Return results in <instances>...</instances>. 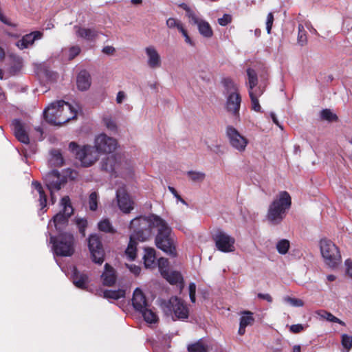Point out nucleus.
I'll list each match as a JSON object with an SVG mask.
<instances>
[{
  "instance_id": "nucleus-1",
  "label": "nucleus",
  "mask_w": 352,
  "mask_h": 352,
  "mask_svg": "<svg viewBox=\"0 0 352 352\" xmlns=\"http://www.w3.org/2000/svg\"><path fill=\"white\" fill-rule=\"evenodd\" d=\"M132 224L141 227L143 232L139 236L135 234L134 237L142 239L148 240L151 236L152 229L156 228L155 243L157 248L172 257L177 256L174 241L171 236V228L160 216L151 214L148 216L137 217L132 219Z\"/></svg>"
},
{
  "instance_id": "nucleus-2",
  "label": "nucleus",
  "mask_w": 352,
  "mask_h": 352,
  "mask_svg": "<svg viewBox=\"0 0 352 352\" xmlns=\"http://www.w3.org/2000/svg\"><path fill=\"white\" fill-rule=\"evenodd\" d=\"M46 122L52 125L60 126L76 116V110L64 100L51 103L43 111Z\"/></svg>"
},
{
  "instance_id": "nucleus-3",
  "label": "nucleus",
  "mask_w": 352,
  "mask_h": 352,
  "mask_svg": "<svg viewBox=\"0 0 352 352\" xmlns=\"http://www.w3.org/2000/svg\"><path fill=\"white\" fill-rule=\"evenodd\" d=\"M292 199L287 191L280 192L270 205L267 219L272 225H278L284 219L290 208Z\"/></svg>"
},
{
  "instance_id": "nucleus-4",
  "label": "nucleus",
  "mask_w": 352,
  "mask_h": 352,
  "mask_svg": "<svg viewBox=\"0 0 352 352\" xmlns=\"http://www.w3.org/2000/svg\"><path fill=\"white\" fill-rule=\"evenodd\" d=\"M76 177L77 173L71 168L65 170V175H61L56 170H52L43 177L44 184L50 192L51 202L52 204L56 201L54 192L60 190L62 186L67 183V177L74 180Z\"/></svg>"
},
{
  "instance_id": "nucleus-5",
  "label": "nucleus",
  "mask_w": 352,
  "mask_h": 352,
  "mask_svg": "<svg viewBox=\"0 0 352 352\" xmlns=\"http://www.w3.org/2000/svg\"><path fill=\"white\" fill-rule=\"evenodd\" d=\"M102 170L116 176L132 172V164L130 160L122 154H114L102 159L100 163Z\"/></svg>"
},
{
  "instance_id": "nucleus-6",
  "label": "nucleus",
  "mask_w": 352,
  "mask_h": 352,
  "mask_svg": "<svg viewBox=\"0 0 352 352\" xmlns=\"http://www.w3.org/2000/svg\"><path fill=\"white\" fill-rule=\"evenodd\" d=\"M226 89V109L230 113L236 121L240 120V108L241 104V96L238 91L235 83L229 78H226L223 81Z\"/></svg>"
},
{
  "instance_id": "nucleus-7",
  "label": "nucleus",
  "mask_w": 352,
  "mask_h": 352,
  "mask_svg": "<svg viewBox=\"0 0 352 352\" xmlns=\"http://www.w3.org/2000/svg\"><path fill=\"white\" fill-rule=\"evenodd\" d=\"M50 243L52 244L54 254L59 256H71L74 252L75 241L69 232L58 233L57 236L51 234Z\"/></svg>"
},
{
  "instance_id": "nucleus-8",
  "label": "nucleus",
  "mask_w": 352,
  "mask_h": 352,
  "mask_svg": "<svg viewBox=\"0 0 352 352\" xmlns=\"http://www.w3.org/2000/svg\"><path fill=\"white\" fill-rule=\"evenodd\" d=\"M69 149L80 161L82 167L91 166L99 157V153L94 146L87 144L80 146L75 142H72L69 144Z\"/></svg>"
},
{
  "instance_id": "nucleus-9",
  "label": "nucleus",
  "mask_w": 352,
  "mask_h": 352,
  "mask_svg": "<svg viewBox=\"0 0 352 352\" xmlns=\"http://www.w3.org/2000/svg\"><path fill=\"white\" fill-rule=\"evenodd\" d=\"M162 307L164 314L171 316L173 320H184L189 316L186 304L177 296H172L168 301L164 302Z\"/></svg>"
},
{
  "instance_id": "nucleus-10",
  "label": "nucleus",
  "mask_w": 352,
  "mask_h": 352,
  "mask_svg": "<svg viewBox=\"0 0 352 352\" xmlns=\"http://www.w3.org/2000/svg\"><path fill=\"white\" fill-rule=\"evenodd\" d=\"M321 255L324 263L330 268H336L341 263L342 257L338 246L326 238L319 242Z\"/></svg>"
},
{
  "instance_id": "nucleus-11",
  "label": "nucleus",
  "mask_w": 352,
  "mask_h": 352,
  "mask_svg": "<svg viewBox=\"0 0 352 352\" xmlns=\"http://www.w3.org/2000/svg\"><path fill=\"white\" fill-rule=\"evenodd\" d=\"M62 210L54 216L53 219L50 221L48 226L52 222L58 233H63V230L68 224L69 218L74 212L73 207L71 205L70 199L68 196L63 197L60 200Z\"/></svg>"
},
{
  "instance_id": "nucleus-12",
  "label": "nucleus",
  "mask_w": 352,
  "mask_h": 352,
  "mask_svg": "<svg viewBox=\"0 0 352 352\" xmlns=\"http://www.w3.org/2000/svg\"><path fill=\"white\" fill-rule=\"evenodd\" d=\"M212 239L215 243L218 250L228 253L234 252L235 239L221 230H217L212 236Z\"/></svg>"
},
{
  "instance_id": "nucleus-13",
  "label": "nucleus",
  "mask_w": 352,
  "mask_h": 352,
  "mask_svg": "<svg viewBox=\"0 0 352 352\" xmlns=\"http://www.w3.org/2000/svg\"><path fill=\"white\" fill-rule=\"evenodd\" d=\"M226 136L230 146L239 153H243L248 144V140L231 125L226 129Z\"/></svg>"
},
{
  "instance_id": "nucleus-14",
  "label": "nucleus",
  "mask_w": 352,
  "mask_h": 352,
  "mask_svg": "<svg viewBox=\"0 0 352 352\" xmlns=\"http://www.w3.org/2000/svg\"><path fill=\"white\" fill-rule=\"evenodd\" d=\"M94 146L99 154L111 153L118 146L117 140L104 133H100L95 138Z\"/></svg>"
},
{
  "instance_id": "nucleus-15",
  "label": "nucleus",
  "mask_w": 352,
  "mask_h": 352,
  "mask_svg": "<svg viewBox=\"0 0 352 352\" xmlns=\"http://www.w3.org/2000/svg\"><path fill=\"white\" fill-rule=\"evenodd\" d=\"M88 247L92 261L98 264L104 261V251L100 237L97 234H91L88 238Z\"/></svg>"
},
{
  "instance_id": "nucleus-16",
  "label": "nucleus",
  "mask_w": 352,
  "mask_h": 352,
  "mask_svg": "<svg viewBox=\"0 0 352 352\" xmlns=\"http://www.w3.org/2000/svg\"><path fill=\"white\" fill-rule=\"evenodd\" d=\"M129 228L132 232L130 235L129 243L127 248L126 249L125 253H126V256L131 260H134L136 257L137 241H145L146 240L142 239L141 238L134 237L135 234L137 236H139L143 232L140 226H138V225L134 226L132 224V220L130 222Z\"/></svg>"
},
{
  "instance_id": "nucleus-17",
  "label": "nucleus",
  "mask_w": 352,
  "mask_h": 352,
  "mask_svg": "<svg viewBox=\"0 0 352 352\" xmlns=\"http://www.w3.org/2000/svg\"><path fill=\"white\" fill-rule=\"evenodd\" d=\"M116 199L119 208L124 213H129L133 209V202L124 187L116 190Z\"/></svg>"
},
{
  "instance_id": "nucleus-18",
  "label": "nucleus",
  "mask_w": 352,
  "mask_h": 352,
  "mask_svg": "<svg viewBox=\"0 0 352 352\" xmlns=\"http://www.w3.org/2000/svg\"><path fill=\"white\" fill-rule=\"evenodd\" d=\"M147 58L146 63L151 69H157L162 66V58L156 48L149 45L144 49Z\"/></svg>"
},
{
  "instance_id": "nucleus-19",
  "label": "nucleus",
  "mask_w": 352,
  "mask_h": 352,
  "mask_svg": "<svg viewBox=\"0 0 352 352\" xmlns=\"http://www.w3.org/2000/svg\"><path fill=\"white\" fill-rule=\"evenodd\" d=\"M43 33L41 31H34L24 35L21 39L16 43V45L20 50L27 49L33 45L35 41L40 40L43 38Z\"/></svg>"
},
{
  "instance_id": "nucleus-20",
  "label": "nucleus",
  "mask_w": 352,
  "mask_h": 352,
  "mask_svg": "<svg viewBox=\"0 0 352 352\" xmlns=\"http://www.w3.org/2000/svg\"><path fill=\"white\" fill-rule=\"evenodd\" d=\"M76 36L86 41H94L98 36V32L94 28H85L79 25L74 26Z\"/></svg>"
},
{
  "instance_id": "nucleus-21",
  "label": "nucleus",
  "mask_w": 352,
  "mask_h": 352,
  "mask_svg": "<svg viewBox=\"0 0 352 352\" xmlns=\"http://www.w3.org/2000/svg\"><path fill=\"white\" fill-rule=\"evenodd\" d=\"M12 127L16 138L21 143L28 144L30 139L21 120L19 119L13 120Z\"/></svg>"
},
{
  "instance_id": "nucleus-22",
  "label": "nucleus",
  "mask_w": 352,
  "mask_h": 352,
  "mask_svg": "<svg viewBox=\"0 0 352 352\" xmlns=\"http://www.w3.org/2000/svg\"><path fill=\"white\" fill-rule=\"evenodd\" d=\"M132 305L133 308L138 311L149 307L145 295L140 288H136L133 292Z\"/></svg>"
},
{
  "instance_id": "nucleus-23",
  "label": "nucleus",
  "mask_w": 352,
  "mask_h": 352,
  "mask_svg": "<svg viewBox=\"0 0 352 352\" xmlns=\"http://www.w3.org/2000/svg\"><path fill=\"white\" fill-rule=\"evenodd\" d=\"M163 278H164L171 285H178L180 289L184 287V279L180 272L177 271H162Z\"/></svg>"
},
{
  "instance_id": "nucleus-24",
  "label": "nucleus",
  "mask_w": 352,
  "mask_h": 352,
  "mask_svg": "<svg viewBox=\"0 0 352 352\" xmlns=\"http://www.w3.org/2000/svg\"><path fill=\"white\" fill-rule=\"evenodd\" d=\"M104 285L111 287L116 283L117 276L116 270L108 263L104 265V270L101 275Z\"/></svg>"
},
{
  "instance_id": "nucleus-25",
  "label": "nucleus",
  "mask_w": 352,
  "mask_h": 352,
  "mask_svg": "<svg viewBox=\"0 0 352 352\" xmlns=\"http://www.w3.org/2000/svg\"><path fill=\"white\" fill-rule=\"evenodd\" d=\"M241 316L240 318L238 333L241 336H243L245 333V328L248 326L253 324L254 318L253 317V313L250 311H241Z\"/></svg>"
},
{
  "instance_id": "nucleus-26",
  "label": "nucleus",
  "mask_w": 352,
  "mask_h": 352,
  "mask_svg": "<svg viewBox=\"0 0 352 352\" xmlns=\"http://www.w3.org/2000/svg\"><path fill=\"white\" fill-rule=\"evenodd\" d=\"M77 87L80 91L87 90L91 84V76L86 70H81L77 76Z\"/></svg>"
},
{
  "instance_id": "nucleus-27",
  "label": "nucleus",
  "mask_w": 352,
  "mask_h": 352,
  "mask_svg": "<svg viewBox=\"0 0 352 352\" xmlns=\"http://www.w3.org/2000/svg\"><path fill=\"white\" fill-rule=\"evenodd\" d=\"M72 280L74 285L80 289H85L89 278L87 275L79 272L76 267H74L72 274Z\"/></svg>"
},
{
  "instance_id": "nucleus-28",
  "label": "nucleus",
  "mask_w": 352,
  "mask_h": 352,
  "mask_svg": "<svg viewBox=\"0 0 352 352\" xmlns=\"http://www.w3.org/2000/svg\"><path fill=\"white\" fill-rule=\"evenodd\" d=\"M186 12V16L189 19V23L192 25H197L203 19L199 16V13L194 9L189 7L186 3H182L179 5Z\"/></svg>"
},
{
  "instance_id": "nucleus-29",
  "label": "nucleus",
  "mask_w": 352,
  "mask_h": 352,
  "mask_svg": "<svg viewBox=\"0 0 352 352\" xmlns=\"http://www.w3.org/2000/svg\"><path fill=\"white\" fill-rule=\"evenodd\" d=\"M248 81L246 85L248 86V92L256 91L257 87H261L258 85V80L256 71L252 68L247 69Z\"/></svg>"
},
{
  "instance_id": "nucleus-30",
  "label": "nucleus",
  "mask_w": 352,
  "mask_h": 352,
  "mask_svg": "<svg viewBox=\"0 0 352 352\" xmlns=\"http://www.w3.org/2000/svg\"><path fill=\"white\" fill-rule=\"evenodd\" d=\"M143 259L144 265L146 268L154 267L156 265L155 250L152 248H145Z\"/></svg>"
},
{
  "instance_id": "nucleus-31",
  "label": "nucleus",
  "mask_w": 352,
  "mask_h": 352,
  "mask_svg": "<svg viewBox=\"0 0 352 352\" xmlns=\"http://www.w3.org/2000/svg\"><path fill=\"white\" fill-rule=\"evenodd\" d=\"M264 90L261 87H257L256 91L248 92L250 100L252 109L256 111H261V107L258 102V98L263 94Z\"/></svg>"
},
{
  "instance_id": "nucleus-32",
  "label": "nucleus",
  "mask_w": 352,
  "mask_h": 352,
  "mask_svg": "<svg viewBox=\"0 0 352 352\" xmlns=\"http://www.w3.org/2000/svg\"><path fill=\"white\" fill-rule=\"evenodd\" d=\"M188 352H209L208 344L205 342L204 338H201L197 341L188 344L187 346Z\"/></svg>"
},
{
  "instance_id": "nucleus-33",
  "label": "nucleus",
  "mask_w": 352,
  "mask_h": 352,
  "mask_svg": "<svg viewBox=\"0 0 352 352\" xmlns=\"http://www.w3.org/2000/svg\"><path fill=\"white\" fill-rule=\"evenodd\" d=\"M316 314L320 320H325L329 322L338 323L343 326L345 325V323L343 321L325 310H318L316 311Z\"/></svg>"
},
{
  "instance_id": "nucleus-34",
  "label": "nucleus",
  "mask_w": 352,
  "mask_h": 352,
  "mask_svg": "<svg viewBox=\"0 0 352 352\" xmlns=\"http://www.w3.org/2000/svg\"><path fill=\"white\" fill-rule=\"evenodd\" d=\"M199 34L205 38H210L213 35V31L210 24L205 20H202L197 25Z\"/></svg>"
},
{
  "instance_id": "nucleus-35",
  "label": "nucleus",
  "mask_w": 352,
  "mask_h": 352,
  "mask_svg": "<svg viewBox=\"0 0 352 352\" xmlns=\"http://www.w3.org/2000/svg\"><path fill=\"white\" fill-rule=\"evenodd\" d=\"M32 186L38 192L40 206L41 209L44 208L47 205V196L42 185L37 181H33Z\"/></svg>"
},
{
  "instance_id": "nucleus-36",
  "label": "nucleus",
  "mask_w": 352,
  "mask_h": 352,
  "mask_svg": "<svg viewBox=\"0 0 352 352\" xmlns=\"http://www.w3.org/2000/svg\"><path fill=\"white\" fill-rule=\"evenodd\" d=\"M139 312L142 314L144 320L147 323L155 324L158 321L157 315L151 309H149L148 307L142 311H139Z\"/></svg>"
},
{
  "instance_id": "nucleus-37",
  "label": "nucleus",
  "mask_w": 352,
  "mask_h": 352,
  "mask_svg": "<svg viewBox=\"0 0 352 352\" xmlns=\"http://www.w3.org/2000/svg\"><path fill=\"white\" fill-rule=\"evenodd\" d=\"M51 157L50 164L52 166H61L63 165L64 160L59 150L53 149L50 152Z\"/></svg>"
},
{
  "instance_id": "nucleus-38",
  "label": "nucleus",
  "mask_w": 352,
  "mask_h": 352,
  "mask_svg": "<svg viewBox=\"0 0 352 352\" xmlns=\"http://www.w3.org/2000/svg\"><path fill=\"white\" fill-rule=\"evenodd\" d=\"M105 298L118 300L125 296V290L119 289L118 290H105L103 292Z\"/></svg>"
},
{
  "instance_id": "nucleus-39",
  "label": "nucleus",
  "mask_w": 352,
  "mask_h": 352,
  "mask_svg": "<svg viewBox=\"0 0 352 352\" xmlns=\"http://www.w3.org/2000/svg\"><path fill=\"white\" fill-rule=\"evenodd\" d=\"M188 179L195 183H201L206 178V174L201 171L189 170L186 173Z\"/></svg>"
},
{
  "instance_id": "nucleus-40",
  "label": "nucleus",
  "mask_w": 352,
  "mask_h": 352,
  "mask_svg": "<svg viewBox=\"0 0 352 352\" xmlns=\"http://www.w3.org/2000/svg\"><path fill=\"white\" fill-rule=\"evenodd\" d=\"M98 227L99 230L104 232L111 233V234H114L116 232V230L113 228L111 222L107 219L101 220L98 223Z\"/></svg>"
},
{
  "instance_id": "nucleus-41",
  "label": "nucleus",
  "mask_w": 352,
  "mask_h": 352,
  "mask_svg": "<svg viewBox=\"0 0 352 352\" xmlns=\"http://www.w3.org/2000/svg\"><path fill=\"white\" fill-rule=\"evenodd\" d=\"M289 247H290L289 241L287 239H285L279 240L276 245V248L277 252L280 254H283V255L286 254L288 252Z\"/></svg>"
},
{
  "instance_id": "nucleus-42",
  "label": "nucleus",
  "mask_w": 352,
  "mask_h": 352,
  "mask_svg": "<svg viewBox=\"0 0 352 352\" xmlns=\"http://www.w3.org/2000/svg\"><path fill=\"white\" fill-rule=\"evenodd\" d=\"M298 43L300 46H304L307 44V32L305 30L303 25L299 24L298 26Z\"/></svg>"
},
{
  "instance_id": "nucleus-43",
  "label": "nucleus",
  "mask_w": 352,
  "mask_h": 352,
  "mask_svg": "<svg viewBox=\"0 0 352 352\" xmlns=\"http://www.w3.org/2000/svg\"><path fill=\"white\" fill-rule=\"evenodd\" d=\"M283 301L285 303H287L294 307H300L304 305V302L301 299L296 298H292L290 296L284 297Z\"/></svg>"
},
{
  "instance_id": "nucleus-44",
  "label": "nucleus",
  "mask_w": 352,
  "mask_h": 352,
  "mask_svg": "<svg viewBox=\"0 0 352 352\" xmlns=\"http://www.w3.org/2000/svg\"><path fill=\"white\" fill-rule=\"evenodd\" d=\"M320 117L322 120H328L329 122L336 120L338 119L337 116L333 113V112L328 109H325L321 111Z\"/></svg>"
},
{
  "instance_id": "nucleus-45",
  "label": "nucleus",
  "mask_w": 352,
  "mask_h": 352,
  "mask_svg": "<svg viewBox=\"0 0 352 352\" xmlns=\"http://www.w3.org/2000/svg\"><path fill=\"white\" fill-rule=\"evenodd\" d=\"M341 343L342 346L348 352L352 348V336L347 334H342L341 336Z\"/></svg>"
},
{
  "instance_id": "nucleus-46",
  "label": "nucleus",
  "mask_w": 352,
  "mask_h": 352,
  "mask_svg": "<svg viewBox=\"0 0 352 352\" xmlns=\"http://www.w3.org/2000/svg\"><path fill=\"white\" fill-rule=\"evenodd\" d=\"M89 208L92 211H96L98 208V194L96 192H92L89 195Z\"/></svg>"
},
{
  "instance_id": "nucleus-47",
  "label": "nucleus",
  "mask_w": 352,
  "mask_h": 352,
  "mask_svg": "<svg viewBox=\"0 0 352 352\" xmlns=\"http://www.w3.org/2000/svg\"><path fill=\"white\" fill-rule=\"evenodd\" d=\"M166 25L168 28L170 29H177L179 30L180 28H182L184 25L183 23L181 22V21L175 19V18H173V17H170L168 18L167 20H166Z\"/></svg>"
},
{
  "instance_id": "nucleus-48",
  "label": "nucleus",
  "mask_w": 352,
  "mask_h": 352,
  "mask_svg": "<svg viewBox=\"0 0 352 352\" xmlns=\"http://www.w3.org/2000/svg\"><path fill=\"white\" fill-rule=\"evenodd\" d=\"M103 122L105 126L110 131H115L117 126L114 120L111 117H105L103 118Z\"/></svg>"
},
{
  "instance_id": "nucleus-49",
  "label": "nucleus",
  "mask_w": 352,
  "mask_h": 352,
  "mask_svg": "<svg viewBox=\"0 0 352 352\" xmlns=\"http://www.w3.org/2000/svg\"><path fill=\"white\" fill-rule=\"evenodd\" d=\"M76 225L78 226L79 232L85 236V230L87 226V221L85 219H78L76 220Z\"/></svg>"
},
{
  "instance_id": "nucleus-50",
  "label": "nucleus",
  "mask_w": 352,
  "mask_h": 352,
  "mask_svg": "<svg viewBox=\"0 0 352 352\" xmlns=\"http://www.w3.org/2000/svg\"><path fill=\"white\" fill-rule=\"evenodd\" d=\"M80 51H81L80 47L78 45H74V46H72L71 47H69L68 50L69 60L74 59L76 56H77L80 54Z\"/></svg>"
},
{
  "instance_id": "nucleus-51",
  "label": "nucleus",
  "mask_w": 352,
  "mask_h": 352,
  "mask_svg": "<svg viewBox=\"0 0 352 352\" xmlns=\"http://www.w3.org/2000/svg\"><path fill=\"white\" fill-rule=\"evenodd\" d=\"M168 261L165 258H160L157 261V265L159 270L160 271L161 274L162 275V271L168 270Z\"/></svg>"
},
{
  "instance_id": "nucleus-52",
  "label": "nucleus",
  "mask_w": 352,
  "mask_h": 352,
  "mask_svg": "<svg viewBox=\"0 0 352 352\" xmlns=\"http://www.w3.org/2000/svg\"><path fill=\"white\" fill-rule=\"evenodd\" d=\"M178 31L179 32H181V34H182V36L184 37V39H185V42L190 45V46H195V42L190 38V37L189 36V35L188 34V32L186 31V30L184 28V25L180 28Z\"/></svg>"
},
{
  "instance_id": "nucleus-53",
  "label": "nucleus",
  "mask_w": 352,
  "mask_h": 352,
  "mask_svg": "<svg viewBox=\"0 0 352 352\" xmlns=\"http://www.w3.org/2000/svg\"><path fill=\"white\" fill-rule=\"evenodd\" d=\"M188 289H189V296H190V301L192 303H195L196 301V297H195L196 285H195V283H190L189 284Z\"/></svg>"
},
{
  "instance_id": "nucleus-54",
  "label": "nucleus",
  "mask_w": 352,
  "mask_h": 352,
  "mask_svg": "<svg viewBox=\"0 0 352 352\" xmlns=\"http://www.w3.org/2000/svg\"><path fill=\"white\" fill-rule=\"evenodd\" d=\"M274 21V15L272 12H270L267 16L266 19V30L268 34H270L272 27Z\"/></svg>"
},
{
  "instance_id": "nucleus-55",
  "label": "nucleus",
  "mask_w": 352,
  "mask_h": 352,
  "mask_svg": "<svg viewBox=\"0 0 352 352\" xmlns=\"http://www.w3.org/2000/svg\"><path fill=\"white\" fill-rule=\"evenodd\" d=\"M168 188L169 191L173 194V195L177 199V201H180L181 203L186 206L187 205L186 201L184 199H182V197L177 193L175 188L169 186Z\"/></svg>"
},
{
  "instance_id": "nucleus-56",
  "label": "nucleus",
  "mask_w": 352,
  "mask_h": 352,
  "mask_svg": "<svg viewBox=\"0 0 352 352\" xmlns=\"http://www.w3.org/2000/svg\"><path fill=\"white\" fill-rule=\"evenodd\" d=\"M21 65L20 62H16L9 68V72L11 75L16 74L21 69Z\"/></svg>"
},
{
  "instance_id": "nucleus-57",
  "label": "nucleus",
  "mask_w": 352,
  "mask_h": 352,
  "mask_svg": "<svg viewBox=\"0 0 352 352\" xmlns=\"http://www.w3.org/2000/svg\"><path fill=\"white\" fill-rule=\"evenodd\" d=\"M305 329V326L301 324H292L289 327L291 332L294 333H298L302 331Z\"/></svg>"
},
{
  "instance_id": "nucleus-58",
  "label": "nucleus",
  "mask_w": 352,
  "mask_h": 352,
  "mask_svg": "<svg viewBox=\"0 0 352 352\" xmlns=\"http://www.w3.org/2000/svg\"><path fill=\"white\" fill-rule=\"evenodd\" d=\"M231 21V17L228 14H224L223 17L218 19V23L222 26L228 25Z\"/></svg>"
},
{
  "instance_id": "nucleus-59",
  "label": "nucleus",
  "mask_w": 352,
  "mask_h": 352,
  "mask_svg": "<svg viewBox=\"0 0 352 352\" xmlns=\"http://www.w3.org/2000/svg\"><path fill=\"white\" fill-rule=\"evenodd\" d=\"M347 274L352 278V260L348 258L344 262Z\"/></svg>"
},
{
  "instance_id": "nucleus-60",
  "label": "nucleus",
  "mask_w": 352,
  "mask_h": 352,
  "mask_svg": "<svg viewBox=\"0 0 352 352\" xmlns=\"http://www.w3.org/2000/svg\"><path fill=\"white\" fill-rule=\"evenodd\" d=\"M45 76L51 81H56L58 78L57 73L51 71H46Z\"/></svg>"
},
{
  "instance_id": "nucleus-61",
  "label": "nucleus",
  "mask_w": 352,
  "mask_h": 352,
  "mask_svg": "<svg viewBox=\"0 0 352 352\" xmlns=\"http://www.w3.org/2000/svg\"><path fill=\"white\" fill-rule=\"evenodd\" d=\"M129 269L130 272H132L135 276L139 275L141 272V268L135 265H131L130 266H129Z\"/></svg>"
},
{
  "instance_id": "nucleus-62",
  "label": "nucleus",
  "mask_w": 352,
  "mask_h": 352,
  "mask_svg": "<svg viewBox=\"0 0 352 352\" xmlns=\"http://www.w3.org/2000/svg\"><path fill=\"white\" fill-rule=\"evenodd\" d=\"M257 297L260 299L265 300L267 301L268 302H272V298L269 294L258 293L257 294Z\"/></svg>"
},
{
  "instance_id": "nucleus-63",
  "label": "nucleus",
  "mask_w": 352,
  "mask_h": 352,
  "mask_svg": "<svg viewBox=\"0 0 352 352\" xmlns=\"http://www.w3.org/2000/svg\"><path fill=\"white\" fill-rule=\"evenodd\" d=\"M126 98V94L124 91H120L117 94L116 96V102L118 104H121L124 100Z\"/></svg>"
},
{
  "instance_id": "nucleus-64",
  "label": "nucleus",
  "mask_w": 352,
  "mask_h": 352,
  "mask_svg": "<svg viewBox=\"0 0 352 352\" xmlns=\"http://www.w3.org/2000/svg\"><path fill=\"white\" fill-rule=\"evenodd\" d=\"M116 50L112 46H105L102 49V52L107 55H111L115 52Z\"/></svg>"
}]
</instances>
